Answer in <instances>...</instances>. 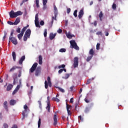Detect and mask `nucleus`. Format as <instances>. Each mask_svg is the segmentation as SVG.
I'll use <instances>...</instances> for the list:
<instances>
[{
  "mask_svg": "<svg viewBox=\"0 0 128 128\" xmlns=\"http://www.w3.org/2000/svg\"><path fill=\"white\" fill-rule=\"evenodd\" d=\"M38 66V63L35 62L33 65L32 66V68L30 69V72L31 74H32L34 70H36L35 72V76H38L40 74V67H36Z\"/></svg>",
  "mask_w": 128,
  "mask_h": 128,
  "instance_id": "1",
  "label": "nucleus"
},
{
  "mask_svg": "<svg viewBox=\"0 0 128 128\" xmlns=\"http://www.w3.org/2000/svg\"><path fill=\"white\" fill-rule=\"evenodd\" d=\"M22 12L21 11H18L17 12H14V11L12 10L9 12V16L10 18H16L18 16H22Z\"/></svg>",
  "mask_w": 128,
  "mask_h": 128,
  "instance_id": "2",
  "label": "nucleus"
},
{
  "mask_svg": "<svg viewBox=\"0 0 128 128\" xmlns=\"http://www.w3.org/2000/svg\"><path fill=\"white\" fill-rule=\"evenodd\" d=\"M70 44L71 48H74L76 50H80V47L78 46L76 42V40H72L70 42Z\"/></svg>",
  "mask_w": 128,
  "mask_h": 128,
  "instance_id": "3",
  "label": "nucleus"
},
{
  "mask_svg": "<svg viewBox=\"0 0 128 128\" xmlns=\"http://www.w3.org/2000/svg\"><path fill=\"white\" fill-rule=\"evenodd\" d=\"M30 34H32V31L30 30V29H28L26 30L24 36V42H26V40H28V38H30Z\"/></svg>",
  "mask_w": 128,
  "mask_h": 128,
  "instance_id": "4",
  "label": "nucleus"
},
{
  "mask_svg": "<svg viewBox=\"0 0 128 128\" xmlns=\"http://www.w3.org/2000/svg\"><path fill=\"white\" fill-rule=\"evenodd\" d=\"M24 110L22 112V120H24V118H26V115L28 116V112H30V109L26 104L24 106Z\"/></svg>",
  "mask_w": 128,
  "mask_h": 128,
  "instance_id": "5",
  "label": "nucleus"
},
{
  "mask_svg": "<svg viewBox=\"0 0 128 128\" xmlns=\"http://www.w3.org/2000/svg\"><path fill=\"white\" fill-rule=\"evenodd\" d=\"M47 80L44 82V88H45L48 89V86L52 88V81H50V77L48 76Z\"/></svg>",
  "mask_w": 128,
  "mask_h": 128,
  "instance_id": "6",
  "label": "nucleus"
},
{
  "mask_svg": "<svg viewBox=\"0 0 128 128\" xmlns=\"http://www.w3.org/2000/svg\"><path fill=\"white\" fill-rule=\"evenodd\" d=\"M73 66H74V68H78V57L74 58Z\"/></svg>",
  "mask_w": 128,
  "mask_h": 128,
  "instance_id": "7",
  "label": "nucleus"
},
{
  "mask_svg": "<svg viewBox=\"0 0 128 128\" xmlns=\"http://www.w3.org/2000/svg\"><path fill=\"white\" fill-rule=\"evenodd\" d=\"M16 68H18V70H22V68L20 66H13L9 70V72H14Z\"/></svg>",
  "mask_w": 128,
  "mask_h": 128,
  "instance_id": "8",
  "label": "nucleus"
},
{
  "mask_svg": "<svg viewBox=\"0 0 128 128\" xmlns=\"http://www.w3.org/2000/svg\"><path fill=\"white\" fill-rule=\"evenodd\" d=\"M9 40H11L12 42L14 44L16 45L18 44V40H16V38L14 37H10Z\"/></svg>",
  "mask_w": 128,
  "mask_h": 128,
  "instance_id": "9",
  "label": "nucleus"
},
{
  "mask_svg": "<svg viewBox=\"0 0 128 128\" xmlns=\"http://www.w3.org/2000/svg\"><path fill=\"white\" fill-rule=\"evenodd\" d=\"M14 79L13 84H18V76L16 74H14L12 76Z\"/></svg>",
  "mask_w": 128,
  "mask_h": 128,
  "instance_id": "10",
  "label": "nucleus"
},
{
  "mask_svg": "<svg viewBox=\"0 0 128 128\" xmlns=\"http://www.w3.org/2000/svg\"><path fill=\"white\" fill-rule=\"evenodd\" d=\"M84 9H82L81 10H80L79 12H78V18L80 20L82 18V16H84Z\"/></svg>",
  "mask_w": 128,
  "mask_h": 128,
  "instance_id": "11",
  "label": "nucleus"
},
{
  "mask_svg": "<svg viewBox=\"0 0 128 128\" xmlns=\"http://www.w3.org/2000/svg\"><path fill=\"white\" fill-rule=\"evenodd\" d=\"M56 36V33H55L54 34V33L51 32L50 34L49 38L50 40H54V38Z\"/></svg>",
  "mask_w": 128,
  "mask_h": 128,
  "instance_id": "12",
  "label": "nucleus"
},
{
  "mask_svg": "<svg viewBox=\"0 0 128 128\" xmlns=\"http://www.w3.org/2000/svg\"><path fill=\"white\" fill-rule=\"evenodd\" d=\"M54 20H56V16H58V8L56 6H54Z\"/></svg>",
  "mask_w": 128,
  "mask_h": 128,
  "instance_id": "13",
  "label": "nucleus"
},
{
  "mask_svg": "<svg viewBox=\"0 0 128 128\" xmlns=\"http://www.w3.org/2000/svg\"><path fill=\"white\" fill-rule=\"evenodd\" d=\"M66 36H67L68 38H72L74 37V35L72 34L70 32H68L66 33Z\"/></svg>",
  "mask_w": 128,
  "mask_h": 128,
  "instance_id": "14",
  "label": "nucleus"
},
{
  "mask_svg": "<svg viewBox=\"0 0 128 128\" xmlns=\"http://www.w3.org/2000/svg\"><path fill=\"white\" fill-rule=\"evenodd\" d=\"M54 120V126H56L58 124V118H56V114H55L53 117Z\"/></svg>",
  "mask_w": 128,
  "mask_h": 128,
  "instance_id": "15",
  "label": "nucleus"
},
{
  "mask_svg": "<svg viewBox=\"0 0 128 128\" xmlns=\"http://www.w3.org/2000/svg\"><path fill=\"white\" fill-rule=\"evenodd\" d=\"M24 60H26V56H22L19 60V62H18L19 64H22V62Z\"/></svg>",
  "mask_w": 128,
  "mask_h": 128,
  "instance_id": "16",
  "label": "nucleus"
},
{
  "mask_svg": "<svg viewBox=\"0 0 128 128\" xmlns=\"http://www.w3.org/2000/svg\"><path fill=\"white\" fill-rule=\"evenodd\" d=\"M20 22V18H17L14 22V26H17Z\"/></svg>",
  "mask_w": 128,
  "mask_h": 128,
  "instance_id": "17",
  "label": "nucleus"
},
{
  "mask_svg": "<svg viewBox=\"0 0 128 128\" xmlns=\"http://www.w3.org/2000/svg\"><path fill=\"white\" fill-rule=\"evenodd\" d=\"M46 108L48 110V112H50V102H48Z\"/></svg>",
  "mask_w": 128,
  "mask_h": 128,
  "instance_id": "18",
  "label": "nucleus"
},
{
  "mask_svg": "<svg viewBox=\"0 0 128 128\" xmlns=\"http://www.w3.org/2000/svg\"><path fill=\"white\" fill-rule=\"evenodd\" d=\"M13 87H14V86L12 84H8L6 88L7 92L10 90H12V88Z\"/></svg>",
  "mask_w": 128,
  "mask_h": 128,
  "instance_id": "19",
  "label": "nucleus"
},
{
  "mask_svg": "<svg viewBox=\"0 0 128 128\" xmlns=\"http://www.w3.org/2000/svg\"><path fill=\"white\" fill-rule=\"evenodd\" d=\"M38 64H42V56L41 55L38 56Z\"/></svg>",
  "mask_w": 128,
  "mask_h": 128,
  "instance_id": "20",
  "label": "nucleus"
},
{
  "mask_svg": "<svg viewBox=\"0 0 128 128\" xmlns=\"http://www.w3.org/2000/svg\"><path fill=\"white\" fill-rule=\"evenodd\" d=\"M16 104V101L14 100H11L10 101V106H14Z\"/></svg>",
  "mask_w": 128,
  "mask_h": 128,
  "instance_id": "21",
  "label": "nucleus"
},
{
  "mask_svg": "<svg viewBox=\"0 0 128 128\" xmlns=\"http://www.w3.org/2000/svg\"><path fill=\"white\" fill-rule=\"evenodd\" d=\"M102 16H104V14H102V12H100L99 14L100 20V22H102Z\"/></svg>",
  "mask_w": 128,
  "mask_h": 128,
  "instance_id": "22",
  "label": "nucleus"
},
{
  "mask_svg": "<svg viewBox=\"0 0 128 128\" xmlns=\"http://www.w3.org/2000/svg\"><path fill=\"white\" fill-rule=\"evenodd\" d=\"M89 54L92 56H94V49L92 48L89 51Z\"/></svg>",
  "mask_w": 128,
  "mask_h": 128,
  "instance_id": "23",
  "label": "nucleus"
},
{
  "mask_svg": "<svg viewBox=\"0 0 128 128\" xmlns=\"http://www.w3.org/2000/svg\"><path fill=\"white\" fill-rule=\"evenodd\" d=\"M12 56L13 58V60L14 62H16V52H12Z\"/></svg>",
  "mask_w": 128,
  "mask_h": 128,
  "instance_id": "24",
  "label": "nucleus"
},
{
  "mask_svg": "<svg viewBox=\"0 0 128 128\" xmlns=\"http://www.w3.org/2000/svg\"><path fill=\"white\" fill-rule=\"evenodd\" d=\"M4 108H5V110H8V102L5 101L4 102Z\"/></svg>",
  "mask_w": 128,
  "mask_h": 128,
  "instance_id": "25",
  "label": "nucleus"
},
{
  "mask_svg": "<svg viewBox=\"0 0 128 128\" xmlns=\"http://www.w3.org/2000/svg\"><path fill=\"white\" fill-rule=\"evenodd\" d=\"M23 36H24V34H22V33L19 34L18 35V40H20Z\"/></svg>",
  "mask_w": 128,
  "mask_h": 128,
  "instance_id": "26",
  "label": "nucleus"
},
{
  "mask_svg": "<svg viewBox=\"0 0 128 128\" xmlns=\"http://www.w3.org/2000/svg\"><path fill=\"white\" fill-rule=\"evenodd\" d=\"M94 80V78L88 79V80H87L86 84H90V82H92V80Z\"/></svg>",
  "mask_w": 128,
  "mask_h": 128,
  "instance_id": "27",
  "label": "nucleus"
},
{
  "mask_svg": "<svg viewBox=\"0 0 128 128\" xmlns=\"http://www.w3.org/2000/svg\"><path fill=\"white\" fill-rule=\"evenodd\" d=\"M36 6L38 8H40V0H36Z\"/></svg>",
  "mask_w": 128,
  "mask_h": 128,
  "instance_id": "28",
  "label": "nucleus"
},
{
  "mask_svg": "<svg viewBox=\"0 0 128 128\" xmlns=\"http://www.w3.org/2000/svg\"><path fill=\"white\" fill-rule=\"evenodd\" d=\"M35 22H38V14H36L35 16Z\"/></svg>",
  "mask_w": 128,
  "mask_h": 128,
  "instance_id": "29",
  "label": "nucleus"
},
{
  "mask_svg": "<svg viewBox=\"0 0 128 128\" xmlns=\"http://www.w3.org/2000/svg\"><path fill=\"white\" fill-rule=\"evenodd\" d=\"M94 56H88V57H87V58L86 60V62H90V60H92V58Z\"/></svg>",
  "mask_w": 128,
  "mask_h": 128,
  "instance_id": "30",
  "label": "nucleus"
},
{
  "mask_svg": "<svg viewBox=\"0 0 128 128\" xmlns=\"http://www.w3.org/2000/svg\"><path fill=\"white\" fill-rule=\"evenodd\" d=\"M52 100H54V102H59L60 99L56 98H52Z\"/></svg>",
  "mask_w": 128,
  "mask_h": 128,
  "instance_id": "31",
  "label": "nucleus"
},
{
  "mask_svg": "<svg viewBox=\"0 0 128 128\" xmlns=\"http://www.w3.org/2000/svg\"><path fill=\"white\" fill-rule=\"evenodd\" d=\"M60 52H66V48H60L59 50Z\"/></svg>",
  "mask_w": 128,
  "mask_h": 128,
  "instance_id": "32",
  "label": "nucleus"
},
{
  "mask_svg": "<svg viewBox=\"0 0 128 128\" xmlns=\"http://www.w3.org/2000/svg\"><path fill=\"white\" fill-rule=\"evenodd\" d=\"M6 34H8V33L4 31V36H3L2 40H6Z\"/></svg>",
  "mask_w": 128,
  "mask_h": 128,
  "instance_id": "33",
  "label": "nucleus"
},
{
  "mask_svg": "<svg viewBox=\"0 0 128 128\" xmlns=\"http://www.w3.org/2000/svg\"><path fill=\"white\" fill-rule=\"evenodd\" d=\"M73 14L75 18H76L78 16V10H75Z\"/></svg>",
  "mask_w": 128,
  "mask_h": 128,
  "instance_id": "34",
  "label": "nucleus"
},
{
  "mask_svg": "<svg viewBox=\"0 0 128 128\" xmlns=\"http://www.w3.org/2000/svg\"><path fill=\"white\" fill-rule=\"evenodd\" d=\"M44 38H46V35L48 34V30L45 29L44 33Z\"/></svg>",
  "mask_w": 128,
  "mask_h": 128,
  "instance_id": "35",
  "label": "nucleus"
},
{
  "mask_svg": "<svg viewBox=\"0 0 128 128\" xmlns=\"http://www.w3.org/2000/svg\"><path fill=\"white\" fill-rule=\"evenodd\" d=\"M96 34L97 36H102V31H99V32H98L96 33Z\"/></svg>",
  "mask_w": 128,
  "mask_h": 128,
  "instance_id": "36",
  "label": "nucleus"
},
{
  "mask_svg": "<svg viewBox=\"0 0 128 128\" xmlns=\"http://www.w3.org/2000/svg\"><path fill=\"white\" fill-rule=\"evenodd\" d=\"M26 28L24 27L22 31H21V34H24V32H26Z\"/></svg>",
  "mask_w": 128,
  "mask_h": 128,
  "instance_id": "37",
  "label": "nucleus"
},
{
  "mask_svg": "<svg viewBox=\"0 0 128 128\" xmlns=\"http://www.w3.org/2000/svg\"><path fill=\"white\" fill-rule=\"evenodd\" d=\"M18 77L20 78L22 76V69H19Z\"/></svg>",
  "mask_w": 128,
  "mask_h": 128,
  "instance_id": "38",
  "label": "nucleus"
},
{
  "mask_svg": "<svg viewBox=\"0 0 128 128\" xmlns=\"http://www.w3.org/2000/svg\"><path fill=\"white\" fill-rule=\"evenodd\" d=\"M35 24L36 28H40V22H35Z\"/></svg>",
  "mask_w": 128,
  "mask_h": 128,
  "instance_id": "39",
  "label": "nucleus"
},
{
  "mask_svg": "<svg viewBox=\"0 0 128 128\" xmlns=\"http://www.w3.org/2000/svg\"><path fill=\"white\" fill-rule=\"evenodd\" d=\"M40 124H41V119L40 118H39L38 120V128H40Z\"/></svg>",
  "mask_w": 128,
  "mask_h": 128,
  "instance_id": "40",
  "label": "nucleus"
},
{
  "mask_svg": "<svg viewBox=\"0 0 128 128\" xmlns=\"http://www.w3.org/2000/svg\"><path fill=\"white\" fill-rule=\"evenodd\" d=\"M90 112V108H88V107H86L85 108L84 112H86V114H88V112Z\"/></svg>",
  "mask_w": 128,
  "mask_h": 128,
  "instance_id": "41",
  "label": "nucleus"
},
{
  "mask_svg": "<svg viewBox=\"0 0 128 128\" xmlns=\"http://www.w3.org/2000/svg\"><path fill=\"white\" fill-rule=\"evenodd\" d=\"M100 43H98L96 46V48L98 50H100Z\"/></svg>",
  "mask_w": 128,
  "mask_h": 128,
  "instance_id": "42",
  "label": "nucleus"
},
{
  "mask_svg": "<svg viewBox=\"0 0 128 128\" xmlns=\"http://www.w3.org/2000/svg\"><path fill=\"white\" fill-rule=\"evenodd\" d=\"M70 78V74H66L65 75V76L64 77V78L65 80H68V78Z\"/></svg>",
  "mask_w": 128,
  "mask_h": 128,
  "instance_id": "43",
  "label": "nucleus"
},
{
  "mask_svg": "<svg viewBox=\"0 0 128 128\" xmlns=\"http://www.w3.org/2000/svg\"><path fill=\"white\" fill-rule=\"evenodd\" d=\"M66 68V65H64V64L58 66V68Z\"/></svg>",
  "mask_w": 128,
  "mask_h": 128,
  "instance_id": "44",
  "label": "nucleus"
},
{
  "mask_svg": "<svg viewBox=\"0 0 128 128\" xmlns=\"http://www.w3.org/2000/svg\"><path fill=\"white\" fill-rule=\"evenodd\" d=\"M112 8L113 10H116V4H113L112 6Z\"/></svg>",
  "mask_w": 128,
  "mask_h": 128,
  "instance_id": "45",
  "label": "nucleus"
},
{
  "mask_svg": "<svg viewBox=\"0 0 128 128\" xmlns=\"http://www.w3.org/2000/svg\"><path fill=\"white\" fill-rule=\"evenodd\" d=\"M43 6H46V4L48 3V0H43Z\"/></svg>",
  "mask_w": 128,
  "mask_h": 128,
  "instance_id": "46",
  "label": "nucleus"
},
{
  "mask_svg": "<svg viewBox=\"0 0 128 128\" xmlns=\"http://www.w3.org/2000/svg\"><path fill=\"white\" fill-rule=\"evenodd\" d=\"M108 30H106V31L104 32V34L106 36H108Z\"/></svg>",
  "mask_w": 128,
  "mask_h": 128,
  "instance_id": "47",
  "label": "nucleus"
},
{
  "mask_svg": "<svg viewBox=\"0 0 128 128\" xmlns=\"http://www.w3.org/2000/svg\"><path fill=\"white\" fill-rule=\"evenodd\" d=\"M67 112L68 116H72V112H70V110H68V108Z\"/></svg>",
  "mask_w": 128,
  "mask_h": 128,
  "instance_id": "48",
  "label": "nucleus"
},
{
  "mask_svg": "<svg viewBox=\"0 0 128 128\" xmlns=\"http://www.w3.org/2000/svg\"><path fill=\"white\" fill-rule=\"evenodd\" d=\"M8 24H10V26H14V22H12L10 21H8Z\"/></svg>",
  "mask_w": 128,
  "mask_h": 128,
  "instance_id": "49",
  "label": "nucleus"
},
{
  "mask_svg": "<svg viewBox=\"0 0 128 128\" xmlns=\"http://www.w3.org/2000/svg\"><path fill=\"white\" fill-rule=\"evenodd\" d=\"M66 104V110H68H68H70V108H71L72 106L68 104Z\"/></svg>",
  "mask_w": 128,
  "mask_h": 128,
  "instance_id": "50",
  "label": "nucleus"
},
{
  "mask_svg": "<svg viewBox=\"0 0 128 128\" xmlns=\"http://www.w3.org/2000/svg\"><path fill=\"white\" fill-rule=\"evenodd\" d=\"M4 128H8V125L6 123H4L3 125Z\"/></svg>",
  "mask_w": 128,
  "mask_h": 128,
  "instance_id": "51",
  "label": "nucleus"
},
{
  "mask_svg": "<svg viewBox=\"0 0 128 128\" xmlns=\"http://www.w3.org/2000/svg\"><path fill=\"white\" fill-rule=\"evenodd\" d=\"M78 118H80L81 122H84V118H82V116H78Z\"/></svg>",
  "mask_w": 128,
  "mask_h": 128,
  "instance_id": "52",
  "label": "nucleus"
},
{
  "mask_svg": "<svg viewBox=\"0 0 128 128\" xmlns=\"http://www.w3.org/2000/svg\"><path fill=\"white\" fill-rule=\"evenodd\" d=\"M58 90L61 92H64V90L63 88H59Z\"/></svg>",
  "mask_w": 128,
  "mask_h": 128,
  "instance_id": "53",
  "label": "nucleus"
},
{
  "mask_svg": "<svg viewBox=\"0 0 128 128\" xmlns=\"http://www.w3.org/2000/svg\"><path fill=\"white\" fill-rule=\"evenodd\" d=\"M62 30L60 28L58 29V33L62 34Z\"/></svg>",
  "mask_w": 128,
  "mask_h": 128,
  "instance_id": "54",
  "label": "nucleus"
},
{
  "mask_svg": "<svg viewBox=\"0 0 128 128\" xmlns=\"http://www.w3.org/2000/svg\"><path fill=\"white\" fill-rule=\"evenodd\" d=\"M74 86H72L70 88V92H72V90H74Z\"/></svg>",
  "mask_w": 128,
  "mask_h": 128,
  "instance_id": "55",
  "label": "nucleus"
},
{
  "mask_svg": "<svg viewBox=\"0 0 128 128\" xmlns=\"http://www.w3.org/2000/svg\"><path fill=\"white\" fill-rule=\"evenodd\" d=\"M40 26H44V20H41L40 22Z\"/></svg>",
  "mask_w": 128,
  "mask_h": 128,
  "instance_id": "56",
  "label": "nucleus"
},
{
  "mask_svg": "<svg viewBox=\"0 0 128 128\" xmlns=\"http://www.w3.org/2000/svg\"><path fill=\"white\" fill-rule=\"evenodd\" d=\"M17 92H18V90H16V89H15V90L13 91V92H12V94H13V95H14V94H16Z\"/></svg>",
  "mask_w": 128,
  "mask_h": 128,
  "instance_id": "57",
  "label": "nucleus"
},
{
  "mask_svg": "<svg viewBox=\"0 0 128 128\" xmlns=\"http://www.w3.org/2000/svg\"><path fill=\"white\" fill-rule=\"evenodd\" d=\"M84 101L86 102L87 104H88V102H90V100H88V98H84Z\"/></svg>",
  "mask_w": 128,
  "mask_h": 128,
  "instance_id": "58",
  "label": "nucleus"
},
{
  "mask_svg": "<svg viewBox=\"0 0 128 128\" xmlns=\"http://www.w3.org/2000/svg\"><path fill=\"white\" fill-rule=\"evenodd\" d=\"M20 85H18L17 86L15 90L18 91V90H20Z\"/></svg>",
  "mask_w": 128,
  "mask_h": 128,
  "instance_id": "59",
  "label": "nucleus"
},
{
  "mask_svg": "<svg viewBox=\"0 0 128 128\" xmlns=\"http://www.w3.org/2000/svg\"><path fill=\"white\" fill-rule=\"evenodd\" d=\"M70 8H67V14H70Z\"/></svg>",
  "mask_w": 128,
  "mask_h": 128,
  "instance_id": "60",
  "label": "nucleus"
},
{
  "mask_svg": "<svg viewBox=\"0 0 128 128\" xmlns=\"http://www.w3.org/2000/svg\"><path fill=\"white\" fill-rule=\"evenodd\" d=\"M16 32H18V34H20V28H18L16 30Z\"/></svg>",
  "mask_w": 128,
  "mask_h": 128,
  "instance_id": "61",
  "label": "nucleus"
},
{
  "mask_svg": "<svg viewBox=\"0 0 128 128\" xmlns=\"http://www.w3.org/2000/svg\"><path fill=\"white\" fill-rule=\"evenodd\" d=\"M62 72H64V70L60 69L58 70V74H62Z\"/></svg>",
  "mask_w": 128,
  "mask_h": 128,
  "instance_id": "62",
  "label": "nucleus"
},
{
  "mask_svg": "<svg viewBox=\"0 0 128 128\" xmlns=\"http://www.w3.org/2000/svg\"><path fill=\"white\" fill-rule=\"evenodd\" d=\"M14 30H12L10 33V36H12V34H14Z\"/></svg>",
  "mask_w": 128,
  "mask_h": 128,
  "instance_id": "63",
  "label": "nucleus"
},
{
  "mask_svg": "<svg viewBox=\"0 0 128 128\" xmlns=\"http://www.w3.org/2000/svg\"><path fill=\"white\" fill-rule=\"evenodd\" d=\"M12 128H18V126L16 125H14L12 126Z\"/></svg>",
  "mask_w": 128,
  "mask_h": 128,
  "instance_id": "64",
  "label": "nucleus"
}]
</instances>
